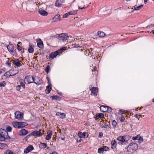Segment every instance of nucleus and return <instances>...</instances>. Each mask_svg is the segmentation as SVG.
Masks as SVG:
<instances>
[{"label":"nucleus","instance_id":"48","mask_svg":"<svg viewBox=\"0 0 154 154\" xmlns=\"http://www.w3.org/2000/svg\"><path fill=\"white\" fill-rule=\"evenodd\" d=\"M47 79L48 80V86H52V85L51 84V81H50L49 78L48 77H47Z\"/></svg>","mask_w":154,"mask_h":154},{"label":"nucleus","instance_id":"38","mask_svg":"<svg viewBox=\"0 0 154 154\" xmlns=\"http://www.w3.org/2000/svg\"><path fill=\"white\" fill-rule=\"evenodd\" d=\"M102 147L103 148V151H107L109 150V147L106 146H103Z\"/></svg>","mask_w":154,"mask_h":154},{"label":"nucleus","instance_id":"47","mask_svg":"<svg viewBox=\"0 0 154 154\" xmlns=\"http://www.w3.org/2000/svg\"><path fill=\"white\" fill-rule=\"evenodd\" d=\"M6 85V83L5 82H3L0 83V87H4Z\"/></svg>","mask_w":154,"mask_h":154},{"label":"nucleus","instance_id":"22","mask_svg":"<svg viewBox=\"0 0 154 154\" xmlns=\"http://www.w3.org/2000/svg\"><path fill=\"white\" fill-rule=\"evenodd\" d=\"M14 72L15 71L14 70L11 69L7 72L6 74L9 73V76H13L17 74L18 72V71H16L15 72Z\"/></svg>","mask_w":154,"mask_h":154},{"label":"nucleus","instance_id":"46","mask_svg":"<svg viewBox=\"0 0 154 154\" xmlns=\"http://www.w3.org/2000/svg\"><path fill=\"white\" fill-rule=\"evenodd\" d=\"M5 154H13V153L11 150H7L6 151Z\"/></svg>","mask_w":154,"mask_h":154},{"label":"nucleus","instance_id":"6","mask_svg":"<svg viewBox=\"0 0 154 154\" xmlns=\"http://www.w3.org/2000/svg\"><path fill=\"white\" fill-rule=\"evenodd\" d=\"M8 50L12 55H14L15 54V51L14 50V46L12 44H10L7 46Z\"/></svg>","mask_w":154,"mask_h":154},{"label":"nucleus","instance_id":"26","mask_svg":"<svg viewBox=\"0 0 154 154\" xmlns=\"http://www.w3.org/2000/svg\"><path fill=\"white\" fill-rule=\"evenodd\" d=\"M56 115L60 116V118L63 119L66 118V115L64 113H61L60 112H57Z\"/></svg>","mask_w":154,"mask_h":154},{"label":"nucleus","instance_id":"54","mask_svg":"<svg viewBox=\"0 0 154 154\" xmlns=\"http://www.w3.org/2000/svg\"><path fill=\"white\" fill-rule=\"evenodd\" d=\"M52 134V133L51 131L50 130L48 131V132H47V135H49L51 136Z\"/></svg>","mask_w":154,"mask_h":154},{"label":"nucleus","instance_id":"2","mask_svg":"<svg viewBox=\"0 0 154 154\" xmlns=\"http://www.w3.org/2000/svg\"><path fill=\"white\" fill-rule=\"evenodd\" d=\"M90 2V0H78V4L79 5V8L81 9H84L86 8L91 4V3L88 4V2Z\"/></svg>","mask_w":154,"mask_h":154},{"label":"nucleus","instance_id":"5","mask_svg":"<svg viewBox=\"0 0 154 154\" xmlns=\"http://www.w3.org/2000/svg\"><path fill=\"white\" fill-rule=\"evenodd\" d=\"M34 81V77L30 75L26 77L24 79L25 83L26 84L32 83Z\"/></svg>","mask_w":154,"mask_h":154},{"label":"nucleus","instance_id":"23","mask_svg":"<svg viewBox=\"0 0 154 154\" xmlns=\"http://www.w3.org/2000/svg\"><path fill=\"white\" fill-rule=\"evenodd\" d=\"M28 133V131L23 129H21L20 131L19 135H25Z\"/></svg>","mask_w":154,"mask_h":154},{"label":"nucleus","instance_id":"13","mask_svg":"<svg viewBox=\"0 0 154 154\" xmlns=\"http://www.w3.org/2000/svg\"><path fill=\"white\" fill-rule=\"evenodd\" d=\"M60 52V50H57L55 52L51 53L50 54L49 56L52 59L54 58V57H56L57 55H59Z\"/></svg>","mask_w":154,"mask_h":154},{"label":"nucleus","instance_id":"30","mask_svg":"<svg viewBox=\"0 0 154 154\" xmlns=\"http://www.w3.org/2000/svg\"><path fill=\"white\" fill-rule=\"evenodd\" d=\"M124 140H125V142H126L128 141L131 138V137L128 134L125 135H124L123 136Z\"/></svg>","mask_w":154,"mask_h":154},{"label":"nucleus","instance_id":"8","mask_svg":"<svg viewBox=\"0 0 154 154\" xmlns=\"http://www.w3.org/2000/svg\"><path fill=\"white\" fill-rule=\"evenodd\" d=\"M23 114L19 111H16L15 113V118L18 120H22L23 119Z\"/></svg>","mask_w":154,"mask_h":154},{"label":"nucleus","instance_id":"24","mask_svg":"<svg viewBox=\"0 0 154 154\" xmlns=\"http://www.w3.org/2000/svg\"><path fill=\"white\" fill-rule=\"evenodd\" d=\"M132 139L134 140H139L142 141L143 140V138L140 135H138L135 137H133Z\"/></svg>","mask_w":154,"mask_h":154},{"label":"nucleus","instance_id":"51","mask_svg":"<svg viewBox=\"0 0 154 154\" xmlns=\"http://www.w3.org/2000/svg\"><path fill=\"white\" fill-rule=\"evenodd\" d=\"M94 118L96 120L98 119L99 118V116H98V114H96L94 116Z\"/></svg>","mask_w":154,"mask_h":154},{"label":"nucleus","instance_id":"58","mask_svg":"<svg viewBox=\"0 0 154 154\" xmlns=\"http://www.w3.org/2000/svg\"><path fill=\"white\" fill-rule=\"evenodd\" d=\"M20 85H18L16 86V89L17 90L19 91L20 89Z\"/></svg>","mask_w":154,"mask_h":154},{"label":"nucleus","instance_id":"19","mask_svg":"<svg viewBox=\"0 0 154 154\" xmlns=\"http://www.w3.org/2000/svg\"><path fill=\"white\" fill-rule=\"evenodd\" d=\"M13 63L16 66H22V64L18 59H16L13 60Z\"/></svg>","mask_w":154,"mask_h":154},{"label":"nucleus","instance_id":"3","mask_svg":"<svg viewBox=\"0 0 154 154\" xmlns=\"http://www.w3.org/2000/svg\"><path fill=\"white\" fill-rule=\"evenodd\" d=\"M38 2L37 3L35 0H29L28 1L26 4L27 8L30 10L34 9L36 8L37 6H39Z\"/></svg>","mask_w":154,"mask_h":154},{"label":"nucleus","instance_id":"41","mask_svg":"<svg viewBox=\"0 0 154 154\" xmlns=\"http://www.w3.org/2000/svg\"><path fill=\"white\" fill-rule=\"evenodd\" d=\"M119 119L121 122H123L125 120V118L123 116H122Z\"/></svg>","mask_w":154,"mask_h":154},{"label":"nucleus","instance_id":"25","mask_svg":"<svg viewBox=\"0 0 154 154\" xmlns=\"http://www.w3.org/2000/svg\"><path fill=\"white\" fill-rule=\"evenodd\" d=\"M111 148L112 149H114L116 148L117 143L115 140L111 141Z\"/></svg>","mask_w":154,"mask_h":154},{"label":"nucleus","instance_id":"4","mask_svg":"<svg viewBox=\"0 0 154 154\" xmlns=\"http://www.w3.org/2000/svg\"><path fill=\"white\" fill-rule=\"evenodd\" d=\"M138 145L135 143H130L127 147L128 151L129 152H133L136 151L138 148Z\"/></svg>","mask_w":154,"mask_h":154},{"label":"nucleus","instance_id":"60","mask_svg":"<svg viewBox=\"0 0 154 154\" xmlns=\"http://www.w3.org/2000/svg\"><path fill=\"white\" fill-rule=\"evenodd\" d=\"M66 49V48L65 47H63L62 48H61L60 50V51L61 50H65Z\"/></svg>","mask_w":154,"mask_h":154},{"label":"nucleus","instance_id":"37","mask_svg":"<svg viewBox=\"0 0 154 154\" xmlns=\"http://www.w3.org/2000/svg\"><path fill=\"white\" fill-rule=\"evenodd\" d=\"M103 150L102 146L98 149V152L99 153H103Z\"/></svg>","mask_w":154,"mask_h":154},{"label":"nucleus","instance_id":"9","mask_svg":"<svg viewBox=\"0 0 154 154\" xmlns=\"http://www.w3.org/2000/svg\"><path fill=\"white\" fill-rule=\"evenodd\" d=\"M41 130H40L39 131H35L32 132L31 133L32 136H36L37 137H40L42 135V134L41 132Z\"/></svg>","mask_w":154,"mask_h":154},{"label":"nucleus","instance_id":"62","mask_svg":"<svg viewBox=\"0 0 154 154\" xmlns=\"http://www.w3.org/2000/svg\"><path fill=\"white\" fill-rule=\"evenodd\" d=\"M50 154H58V153L57 152L54 151L52 153H50Z\"/></svg>","mask_w":154,"mask_h":154},{"label":"nucleus","instance_id":"15","mask_svg":"<svg viewBox=\"0 0 154 154\" xmlns=\"http://www.w3.org/2000/svg\"><path fill=\"white\" fill-rule=\"evenodd\" d=\"M38 46L40 48H42L44 47V45L42 41L40 38H38L36 40Z\"/></svg>","mask_w":154,"mask_h":154},{"label":"nucleus","instance_id":"45","mask_svg":"<svg viewBox=\"0 0 154 154\" xmlns=\"http://www.w3.org/2000/svg\"><path fill=\"white\" fill-rule=\"evenodd\" d=\"M117 123L115 120H113L112 122V125L114 127H116Z\"/></svg>","mask_w":154,"mask_h":154},{"label":"nucleus","instance_id":"36","mask_svg":"<svg viewBox=\"0 0 154 154\" xmlns=\"http://www.w3.org/2000/svg\"><path fill=\"white\" fill-rule=\"evenodd\" d=\"M50 70V66L49 65H48L45 68V71L47 73H48L49 72Z\"/></svg>","mask_w":154,"mask_h":154},{"label":"nucleus","instance_id":"20","mask_svg":"<svg viewBox=\"0 0 154 154\" xmlns=\"http://www.w3.org/2000/svg\"><path fill=\"white\" fill-rule=\"evenodd\" d=\"M60 15L59 14H57L53 18L52 22H57L60 21Z\"/></svg>","mask_w":154,"mask_h":154},{"label":"nucleus","instance_id":"64","mask_svg":"<svg viewBox=\"0 0 154 154\" xmlns=\"http://www.w3.org/2000/svg\"><path fill=\"white\" fill-rule=\"evenodd\" d=\"M151 33H152L154 34V30H152L150 32Z\"/></svg>","mask_w":154,"mask_h":154},{"label":"nucleus","instance_id":"53","mask_svg":"<svg viewBox=\"0 0 154 154\" xmlns=\"http://www.w3.org/2000/svg\"><path fill=\"white\" fill-rule=\"evenodd\" d=\"M108 110L107 111H106V112H111L112 109L111 107L107 106Z\"/></svg>","mask_w":154,"mask_h":154},{"label":"nucleus","instance_id":"11","mask_svg":"<svg viewBox=\"0 0 154 154\" xmlns=\"http://www.w3.org/2000/svg\"><path fill=\"white\" fill-rule=\"evenodd\" d=\"M77 13V10H73L70 11L66 14H65L63 15V17L64 18H67L69 15H75Z\"/></svg>","mask_w":154,"mask_h":154},{"label":"nucleus","instance_id":"16","mask_svg":"<svg viewBox=\"0 0 154 154\" xmlns=\"http://www.w3.org/2000/svg\"><path fill=\"white\" fill-rule=\"evenodd\" d=\"M65 0H57L55 5L58 7H61L62 5V3L64 2Z\"/></svg>","mask_w":154,"mask_h":154},{"label":"nucleus","instance_id":"61","mask_svg":"<svg viewBox=\"0 0 154 154\" xmlns=\"http://www.w3.org/2000/svg\"><path fill=\"white\" fill-rule=\"evenodd\" d=\"M119 112H122V113L123 114L125 112V111L124 110H122V109H120Z\"/></svg>","mask_w":154,"mask_h":154},{"label":"nucleus","instance_id":"10","mask_svg":"<svg viewBox=\"0 0 154 154\" xmlns=\"http://www.w3.org/2000/svg\"><path fill=\"white\" fill-rule=\"evenodd\" d=\"M92 93L91 95L94 96H97V93L98 92V88L97 87H93L90 89Z\"/></svg>","mask_w":154,"mask_h":154},{"label":"nucleus","instance_id":"12","mask_svg":"<svg viewBox=\"0 0 154 154\" xmlns=\"http://www.w3.org/2000/svg\"><path fill=\"white\" fill-rule=\"evenodd\" d=\"M117 140L119 141L118 143L120 145H123V143L125 142L124 137L122 136H119L117 138Z\"/></svg>","mask_w":154,"mask_h":154},{"label":"nucleus","instance_id":"40","mask_svg":"<svg viewBox=\"0 0 154 154\" xmlns=\"http://www.w3.org/2000/svg\"><path fill=\"white\" fill-rule=\"evenodd\" d=\"M6 131L8 132H11L12 130V128L10 126H8L6 128Z\"/></svg>","mask_w":154,"mask_h":154},{"label":"nucleus","instance_id":"52","mask_svg":"<svg viewBox=\"0 0 154 154\" xmlns=\"http://www.w3.org/2000/svg\"><path fill=\"white\" fill-rule=\"evenodd\" d=\"M149 27H152L153 28H154V24H152L146 26L147 28Z\"/></svg>","mask_w":154,"mask_h":154},{"label":"nucleus","instance_id":"63","mask_svg":"<svg viewBox=\"0 0 154 154\" xmlns=\"http://www.w3.org/2000/svg\"><path fill=\"white\" fill-rule=\"evenodd\" d=\"M97 68L96 66L94 67L93 69V71H95L96 70Z\"/></svg>","mask_w":154,"mask_h":154},{"label":"nucleus","instance_id":"35","mask_svg":"<svg viewBox=\"0 0 154 154\" xmlns=\"http://www.w3.org/2000/svg\"><path fill=\"white\" fill-rule=\"evenodd\" d=\"M143 6V5H141L137 7H136L135 6L134 7V9L135 10H138L140 9Z\"/></svg>","mask_w":154,"mask_h":154},{"label":"nucleus","instance_id":"55","mask_svg":"<svg viewBox=\"0 0 154 154\" xmlns=\"http://www.w3.org/2000/svg\"><path fill=\"white\" fill-rule=\"evenodd\" d=\"M73 47L75 48H78L80 47V46L79 44H73Z\"/></svg>","mask_w":154,"mask_h":154},{"label":"nucleus","instance_id":"29","mask_svg":"<svg viewBox=\"0 0 154 154\" xmlns=\"http://www.w3.org/2000/svg\"><path fill=\"white\" fill-rule=\"evenodd\" d=\"M47 146V144L45 143H40L39 145V147L41 149H44Z\"/></svg>","mask_w":154,"mask_h":154},{"label":"nucleus","instance_id":"34","mask_svg":"<svg viewBox=\"0 0 154 154\" xmlns=\"http://www.w3.org/2000/svg\"><path fill=\"white\" fill-rule=\"evenodd\" d=\"M34 51V49L32 48V45H31L30 44L29 45V47L28 49V51L29 53H33Z\"/></svg>","mask_w":154,"mask_h":154},{"label":"nucleus","instance_id":"43","mask_svg":"<svg viewBox=\"0 0 154 154\" xmlns=\"http://www.w3.org/2000/svg\"><path fill=\"white\" fill-rule=\"evenodd\" d=\"M98 114V116H99V118H104V115L102 113H100Z\"/></svg>","mask_w":154,"mask_h":154},{"label":"nucleus","instance_id":"14","mask_svg":"<svg viewBox=\"0 0 154 154\" xmlns=\"http://www.w3.org/2000/svg\"><path fill=\"white\" fill-rule=\"evenodd\" d=\"M34 80L33 83L35 84L36 85H38L41 84L42 80L38 77H36L35 78H34Z\"/></svg>","mask_w":154,"mask_h":154},{"label":"nucleus","instance_id":"33","mask_svg":"<svg viewBox=\"0 0 154 154\" xmlns=\"http://www.w3.org/2000/svg\"><path fill=\"white\" fill-rule=\"evenodd\" d=\"M52 86H48L47 87V88L45 90V92L47 94H49L50 93L51 89Z\"/></svg>","mask_w":154,"mask_h":154},{"label":"nucleus","instance_id":"7","mask_svg":"<svg viewBox=\"0 0 154 154\" xmlns=\"http://www.w3.org/2000/svg\"><path fill=\"white\" fill-rule=\"evenodd\" d=\"M59 39L60 40L64 41L67 39L69 38L68 34L66 33H61L58 35Z\"/></svg>","mask_w":154,"mask_h":154},{"label":"nucleus","instance_id":"18","mask_svg":"<svg viewBox=\"0 0 154 154\" xmlns=\"http://www.w3.org/2000/svg\"><path fill=\"white\" fill-rule=\"evenodd\" d=\"M33 147L32 146H29L24 150V152L25 153H27L33 150Z\"/></svg>","mask_w":154,"mask_h":154},{"label":"nucleus","instance_id":"28","mask_svg":"<svg viewBox=\"0 0 154 154\" xmlns=\"http://www.w3.org/2000/svg\"><path fill=\"white\" fill-rule=\"evenodd\" d=\"M12 124L14 127L15 128H20L19 122H14L12 123Z\"/></svg>","mask_w":154,"mask_h":154},{"label":"nucleus","instance_id":"32","mask_svg":"<svg viewBox=\"0 0 154 154\" xmlns=\"http://www.w3.org/2000/svg\"><path fill=\"white\" fill-rule=\"evenodd\" d=\"M97 35L100 37H103L105 35V33L103 32L100 31H99L98 32Z\"/></svg>","mask_w":154,"mask_h":154},{"label":"nucleus","instance_id":"39","mask_svg":"<svg viewBox=\"0 0 154 154\" xmlns=\"http://www.w3.org/2000/svg\"><path fill=\"white\" fill-rule=\"evenodd\" d=\"M21 42H18V44L17 45V49L19 51H21L22 50V48L21 47V46H20L18 44H20Z\"/></svg>","mask_w":154,"mask_h":154},{"label":"nucleus","instance_id":"1","mask_svg":"<svg viewBox=\"0 0 154 154\" xmlns=\"http://www.w3.org/2000/svg\"><path fill=\"white\" fill-rule=\"evenodd\" d=\"M10 138L8 135V132L4 129L0 128V141H3L7 140L10 139ZM0 143V146H1Z\"/></svg>","mask_w":154,"mask_h":154},{"label":"nucleus","instance_id":"27","mask_svg":"<svg viewBox=\"0 0 154 154\" xmlns=\"http://www.w3.org/2000/svg\"><path fill=\"white\" fill-rule=\"evenodd\" d=\"M108 109L107 106L103 105L101 106L100 107V111L103 112H106L107 111Z\"/></svg>","mask_w":154,"mask_h":154},{"label":"nucleus","instance_id":"50","mask_svg":"<svg viewBox=\"0 0 154 154\" xmlns=\"http://www.w3.org/2000/svg\"><path fill=\"white\" fill-rule=\"evenodd\" d=\"M20 87L21 86L23 88H24L25 87V85L22 82H20Z\"/></svg>","mask_w":154,"mask_h":154},{"label":"nucleus","instance_id":"44","mask_svg":"<svg viewBox=\"0 0 154 154\" xmlns=\"http://www.w3.org/2000/svg\"><path fill=\"white\" fill-rule=\"evenodd\" d=\"M51 97L52 100L54 99L57 100L59 98V97L57 95H55L52 96Z\"/></svg>","mask_w":154,"mask_h":154},{"label":"nucleus","instance_id":"57","mask_svg":"<svg viewBox=\"0 0 154 154\" xmlns=\"http://www.w3.org/2000/svg\"><path fill=\"white\" fill-rule=\"evenodd\" d=\"M77 111V112H79L80 113L82 114L83 113V111L82 110L79 109H76Z\"/></svg>","mask_w":154,"mask_h":154},{"label":"nucleus","instance_id":"31","mask_svg":"<svg viewBox=\"0 0 154 154\" xmlns=\"http://www.w3.org/2000/svg\"><path fill=\"white\" fill-rule=\"evenodd\" d=\"M20 128H23L27 125V124L25 122H19Z\"/></svg>","mask_w":154,"mask_h":154},{"label":"nucleus","instance_id":"59","mask_svg":"<svg viewBox=\"0 0 154 154\" xmlns=\"http://www.w3.org/2000/svg\"><path fill=\"white\" fill-rule=\"evenodd\" d=\"M102 128H109V126L108 125H105L104 126L103 125V126H102Z\"/></svg>","mask_w":154,"mask_h":154},{"label":"nucleus","instance_id":"42","mask_svg":"<svg viewBox=\"0 0 154 154\" xmlns=\"http://www.w3.org/2000/svg\"><path fill=\"white\" fill-rule=\"evenodd\" d=\"M8 60L6 61L5 64H7L8 66H10L11 65V63L10 62H9V59L8 58Z\"/></svg>","mask_w":154,"mask_h":154},{"label":"nucleus","instance_id":"56","mask_svg":"<svg viewBox=\"0 0 154 154\" xmlns=\"http://www.w3.org/2000/svg\"><path fill=\"white\" fill-rule=\"evenodd\" d=\"M103 136V133L102 132H100L99 133V137H102Z\"/></svg>","mask_w":154,"mask_h":154},{"label":"nucleus","instance_id":"21","mask_svg":"<svg viewBox=\"0 0 154 154\" xmlns=\"http://www.w3.org/2000/svg\"><path fill=\"white\" fill-rule=\"evenodd\" d=\"M78 135L80 138H82L83 137H85L86 136H87V137H88V134L86 132H84L83 133L81 132H80L78 133Z\"/></svg>","mask_w":154,"mask_h":154},{"label":"nucleus","instance_id":"49","mask_svg":"<svg viewBox=\"0 0 154 154\" xmlns=\"http://www.w3.org/2000/svg\"><path fill=\"white\" fill-rule=\"evenodd\" d=\"M51 138V136L49 135H47L46 136L45 138L47 140H50Z\"/></svg>","mask_w":154,"mask_h":154},{"label":"nucleus","instance_id":"17","mask_svg":"<svg viewBox=\"0 0 154 154\" xmlns=\"http://www.w3.org/2000/svg\"><path fill=\"white\" fill-rule=\"evenodd\" d=\"M38 12L40 14L43 16H47L48 14L47 12L42 8H40L39 9Z\"/></svg>","mask_w":154,"mask_h":154}]
</instances>
